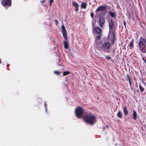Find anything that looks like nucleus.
<instances>
[{
    "mask_svg": "<svg viewBox=\"0 0 146 146\" xmlns=\"http://www.w3.org/2000/svg\"><path fill=\"white\" fill-rule=\"evenodd\" d=\"M83 112V109L81 107L77 108L75 110V114L76 117L79 118L82 117Z\"/></svg>",
    "mask_w": 146,
    "mask_h": 146,
    "instance_id": "obj_6",
    "label": "nucleus"
},
{
    "mask_svg": "<svg viewBox=\"0 0 146 146\" xmlns=\"http://www.w3.org/2000/svg\"><path fill=\"white\" fill-rule=\"evenodd\" d=\"M54 0H50L49 1V6H51V4L53 2Z\"/></svg>",
    "mask_w": 146,
    "mask_h": 146,
    "instance_id": "obj_27",
    "label": "nucleus"
},
{
    "mask_svg": "<svg viewBox=\"0 0 146 146\" xmlns=\"http://www.w3.org/2000/svg\"><path fill=\"white\" fill-rule=\"evenodd\" d=\"M109 14L112 18L115 19L116 15V13L110 11L109 13Z\"/></svg>",
    "mask_w": 146,
    "mask_h": 146,
    "instance_id": "obj_14",
    "label": "nucleus"
},
{
    "mask_svg": "<svg viewBox=\"0 0 146 146\" xmlns=\"http://www.w3.org/2000/svg\"><path fill=\"white\" fill-rule=\"evenodd\" d=\"M72 5L75 7V11L76 12H77L78 11L79 5L76 2L72 1Z\"/></svg>",
    "mask_w": 146,
    "mask_h": 146,
    "instance_id": "obj_12",
    "label": "nucleus"
},
{
    "mask_svg": "<svg viewBox=\"0 0 146 146\" xmlns=\"http://www.w3.org/2000/svg\"><path fill=\"white\" fill-rule=\"evenodd\" d=\"M90 15L92 18L93 19L94 17V14L93 11H92V12H91Z\"/></svg>",
    "mask_w": 146,
    "mask_h": 146,
    "instance_id": "obj_26",
    "label": "nucleus"
},
{
    "mask_svg": "<svg viewBox=\"0 0 146 146\" xmlns=\"http://www.w3.org/2000/svg\"><path fill=\"white\" fill-rule=\"evenodd\" d=\"M123 110L124 112V114L125 115L128 114V111L127 110V108L126 107H123Z\"/></svg>",
    "mask_w": 146,
    "mask_h": 146,
    "instance_id": "obj_19",
    "label": "nucleus"
},
{
    "mask_svg": "<svg viewBox=\"0 0 146 146\" xmlns=\"http://www.w3.org/2000/svg\"><path fill=\"white\" fill-rule=\"evenodd\" d=\"M104 56L106 57L107 60H111V58L110 56L105 55Z\"/></svg>",
    "mask_w": 146,
    "mask_h": 146,
    "instance_id": "obj_24",
    "label": "nucleus"
},
{
    "mask_svg": "<svg viewBox=\"0 0 146 146\" xmlns=\"http://www.w3.org/2000/svg\"><path fill=\"white\" fill-rule=\"evenodd\" d=\"M98 13L99 16L100 17H104V16L106 12H100Z\"/></svg>",
    "mask_w": 146,
    "mask_h": 146,
    "instance_id": "obj_16",
    "label": "nucleus"
},
{
    "mask_svg": "<svg viewBox=\"0 0 146 146\" xmlns=\"http://www.w3.org/2000/svg\"><path fill=\"white\" fill-rule=\"evenodd\" d=\"M139 50L142 53L146 52V37L141 36L138 43Z\"/></svg>",
    "mask_w": 146,
    "mask_h": 146,
    "instance_id": "obj_1",
    "label": "nucleus"
},
{
    "mask_svg": "<svg viewBox=\"0 0 146 146\" xmlns=\"http://www.w3.org/2000/svg\"><path fill=\"white\" fill-rule=\"evenodd\" d=\"M107 40L108 41L110 42V45L111 46L113 45L115 41L117 40L116 33L115 32H112V33H109L107 38Z\"/></svg>",
    "mask_w": 146,
    "mask_h": 146,
    "instance_id": "obj_5",
    "label": "nucleus"
},
{
    "mask_svg": "<svg viewBox=\"0 0 146 146\" xmlns=\"http://www.w3.org/2000/svg\"><path fill=\"white\" fill-rule=\"evenodd\" d=\"M109 27V33H112V32H115V31L112 30L114 26V22L111 19L108 21Z\"/></svg>",
    "mask_w": 146,
    "mask_h": 146,
    "instance_id": "obj_8",
    "label": "nucleus"
},
{
    "mask_svg": "<svg viewBox=\"0 0 146 146\" xmlns=\"http://www.w3.org/2000/svg\"><path fill=\"white\" fill-rule=\"evenodd\" d=\"M132 116L133 119L134 120H136L137 117V114L136 111H133V112L132 114Z\"/></svg>",
    "mask_w": 146,
    "mask_h": 146,
    "instance_id": "obj_15",
    "label": "nucleus"
},
{
    "mask_svg": "<svg viewBox=\"0 0 146 146\" xmlns=\"http://www.w3.org/2000/svg\"><path fill=\"white\" fill-rule=\"evenodd\" d=\"M93 31H94L97 34H100L101 32V29L100 27H96L93 29Z\"/></svg>",
    "mask_w": 146,
    "mask_h": 146,
    "instance_id": "obj_11",
    "label": "nucleus"
},
{
    "mask_svg": "<svg viewBox=\"0 0 146 146\" xmlns=\"http://www.w3.org/2000/svg\"><path fill=\"white\" fill-rule=\"evenodd\" d=\"M44 106L45 107V111L46 112H47V106H46V102H44Z\"/></svg>",
    "mask_w": 146,
    "mask_h": 146,
    "instance_id": "obj_28",
    "label": "nucleus"
},
{
    "mask_svg": "<svg viewBox=\"0 0 146 146\" xmlns=\"http://www.w3.org/2000/svg\"><path fill=\"white\" fill-rule=\"evenodd\" d=\"M105 19L104 17H101L99 20V24L100 26L101 27L103 26L105 23Z\"/></svg>",
    "mask_w": 146,
    "mask_h": 146,
    "instance_id": "obj_10",
    "label": "nucleus"
},
{
    "mask_svg": "<svg viewBox=\"0 0 146 146\" xmlns=\"http://www.w3.org/2000/svg\"><path fill=\"white\" fill-rule=\"evenodd\" d=\"M145 14L146 15V9H145Z\"/></svg>",
    "mask_w": 146,
    "mask_h": 146,
    "instance_id": "obj_38",
    "label": "nucleus"
},
{
    "mask_svg": "<svg viewBox=\"0 0 146 146\" xmlns=\"http://www.w3.org/2000/svg\"><path fill=\"white\" fill-rule=\"evenodd\" d=\"M108 8L109 9V10H110V9H111V7H109V6H108Z\"/></svg>",
    "mask_w": 146,
    "mask_h": 146,
    "instance_id": "obj_36",
    "label": "nucleus"
},
{
    "mask_svg": "<svg viewBox=\"0 0 146 146\" xmlns=\"http://www.w3.org/2000/svg\"><path fill=\"white\" fill-rule=\"evenodd\" d=\"M82 3L81 4V8L83 9H86L88 5L87 4L84 2L82 1Z\"/></svg>",
    "mask_w": 146,
    "mask_h": 146,
    "instance_id": "obj_13",
    "label": "nucleus"
},
{
    "mask_svg": "<svg viewBox=\"0 0 146 146\" xmlns=\"http://www.w3.org/2000/svg\"><path fill=\"white\" fill-rule=\"evenodd\" d=\"M94 1H95V2H96V1L95 0Z\"/></svg>",
    "mask_w": 146,
    "mask_h": 146,
    "instance_id": "obj_39",
    "label": "nucleus"
},
{
    "mask_svg": "<svg viewBox=\"0 0 146 146\" xmlns=\"http://www.w3.org/2000/svg\"><path fill=\"white\" fill-rule=\"evenodd\" d=\"M101 38V36L100 35H98L95 38V41L96 42V46L97 47L98 46L97 45V41L98 40H99Z\"/></svg>",
    "mask_w": 146,
    "mask_h": 146,
    "instance_id": "obj_18",
    "label": "nucleus"
},
{
    "mask_svg": "<svg viewBox=\"0 0 146 146\" xmlns=\"http://www.w3.org/2000/svg\"><path fill=\"white\" fill-rule=\"evenodd\" d=\"M83 119L87 123L90 125H93L96 122V118L94 115H85Z\"/></svg>",
    "mask_w": 146,
    "mask_h": 146,
    "instance_id": "obj_2",
    "label": "nucleus"
},
{
    "mask_svg": "<svg viewBox=\"0 0 146 146\" xmlns=\"http://www.w3.org/2000/svg\"><path fill=\"white\" fill-rule=\"evenodd\" d=\"M54 21L55 22L56 25H57L58 24V21L57 20H54Z\"/></svg>",
    "mask_w": 146,
    "mask_h": 146,
    "instance_id": "obj_29",
    "label": "nucleus"
},
{
    "mask_svg": "<svg viewBox=\"0 0 146 146\" xmlns=\"http://www.w3.org/2000/svg\"><path fill=\"white\" fill-rule=\"evenodd\" d=\"M128 81L129 83V85H130L131 87V90L133 89V86H132V80L129 77H128Z\"/></svg>",
    "mask_w": 146,
    "mask_h": 146,
    "instance_id": "obj_17",
    "label": "nucleus"
},
{
    "mask_svg": "<svg viewBox=\"0 0 146 146\" xmlns=\"http://www.w3.org/2000/svg\"><path fill=\"white\" fill-rule=\"evenodd\" d=\"M126 76L127 78V79H126V80H128V74H127Z\"/></svg>",
    "mask_w": 146,
    "mask_h": 146,
    "instance_id": "obj_35",
    "label": "nucleus"
},
{
    "mask_svg": "<svg viewBox=\"0 0 146 146\" xmlns=\"http://www.w3.org/2000/svg\"><path fill=\"white\" fill-rule=\"evenodd\" d=\"M1 4L4 6H6L8 5L9 6L11 5V0H2L1 1Z\"/></svg>",
    "mask_w": 146,
    "mask_h": 146,
    "instance_id": "obj_9",
    "label": "nucleus"
},
{
    "mask_svg": "<svg viewBox=\"0 0 146 146\" xmlns=\"http://www.w3.org/2000/svg\"><path fill=\"white\" fill-rule=\"evenodd\" d=\"M144 61L145 63L146 64V60H145Z\"/></svg>",
    "mask_w": 146,
    "mask_h": 146,
    "instance_id": "obj_37",
    "label": "nucleus"
},
{
    "mask_svg": "<svg viewBox=\"0 0 146 146\" xmlns=\"http://www.w3.org/2000/svg\"><path fill=\"white\" fill-rule=\"evenodd\" d=\"M139 88L140 90V91L141 92H143L144 90V88L140 84L139 85Z\"/></svg>",
    "mask_w": 146,
    "mask_h": 146,
    "instance_id": "obj_22",
    "label": "nucleus"
},
{
    "mask_svg": "<svg viewBox=\"0 0 146 146\" xmlns=\"http://www.w3.org/2000/svg\"><path fill=\"white\" fill-rule=\"evenodd\" d=\"M108 7V6L106 5L99 6L98 7L97 9L95 10V12L96 14L100 12H106Z\"/></svg>",
    "mask_w": 146,
    "mask_h": 146,
    "instance_id": "obj_7",
    "label": "nucleus"
},
{
    "mask_svg": "<svg viewBox=\"0 0 146 146\" xmlns=\"http://www.w3.org/2000/svg\"><path fill=\"white\" fill-rule=\"evenodd\" d=\"M60 59H59V60H58V65L59 66H61V63H60L59 62H60Z\"/></svg>",
    "mask_w": 146,
    "mask_h": 146,
    "instance_id": "obj_32",
    "label": "nucleus"
},
{
    "mask_svg": "<svg viewBox=\"0 0 146 146\" xmlns=\"http://www.w3.org/2000/svg\"><path fill=\"white\" fill-rule=\"evenodd\" d=\"M98 48L102 47L103 50L106 52L110 53V44L108 42L104 41V44H102V41L97 42Z\"/></svg>",
    "mask_w": 146,
    "mask_h": 146,
    "instance_id": "obj_3",
    "label": "nucleus"
},
{
    "mask_svg": "<svg viewBox=\"0 0 146 146\" xmlns=\"http://www.w3.org/2000/svg\"><path fill=\"white\" fill-rule=\"evenodd\" d=\"M133 42L134 40H132L130 42V43H129V47H130L131 49H132V48H133L134 47V44H133Z\"/></svg>",
    "mask_w": 146,
    "mask_h": 146,
    "instance_id": "obj_20",
    "label": "nucleus"
},
{
    "mask_svg": "<svg viewBox=\"0 0 146 146\" xmlns=\"http://www.w3.org/2000/svg\"><path fill=\"white\" fill-rule=\"evenodd\" d=\"M142 60H143V61H145V58H144L143 57L142 58Z\"/></svg>",
    "mask_w": 146,
    "mask_h": 146,
    "instance_id": "obj_34",
    "label": "nucleus"
},
{
    "mask_svg": "<svg viewBox=\"0 0 146 146\" xmlns=\"http://www.w3.org/2000/svg\"><path fill=\"white\" fill-rule=\"evenodd\" d=\"M117 116L119 118H122V113L121 111H119L117 114Z\"/></svg>",
    "mask_w": 146,
    "mask_h": 146,
    "instance_id": "obj_21",
    "label": "nucleus"
},
{
    "mask_svg": "<svg viewBox=\"0 0 146 146\" xmlns=\"http://www.w3.org/2000/svg\"><path fill=\"white\" fill-rule=\"evenodd\" d=\"M44 0H42L41 1H40V3H44Z\"/></svg>",
    "mask_w": 146,
    "mask_h": 146,
    "instance_id": "obj_33",
    "label": "nucleus"
},
{
    "mask_svg": "<svg viewBox=\"0 0 146 146\" xmlns=\"http://www.w3.org/2000/svg\"><path fill=\"white\" fill-rule=\"evenodd\" d=\"M115 50L114 49H113V56L115 52Z\"/></svg>",
    "mask_w": 146,
    "mask_h": 146,
    "instance_id": "obj_31",
    "label": "nucleus"
},
{
    "mask_svg": "<svg viewBox=\"0 0 146 146\" xmlns=\"http://www.w3.org/2000/svg\"><path fill=\"white\" fill-rule=\"evenodd\" d=\"M70 73L68 71H65L63 72V76H66L68 74H70Z\"/></svg>",
    "mask_w": 146,
    "mask_h": 146,
    "instance_id": "obj_23",
    "label": "nucleus"
},
{
    "mask_svg": "<svg viewBox=\"0 0 146 146\" xmlns=\"http://www.w3.org/2000/svg\"><path fill=\"white\" fill-rule=\"evenodd\" d=\"M62 32V35L65 40L63 41V43L64 44V47L65 49H67L68 48V43L66 40L67 39V32L64 26L62 25L61 27Z\"/></svg>",
    "mask_w": 146,
    "mask_h": 146,
    "instance_id": "obj_4",
    "label": "nucleus"
},
{
    "mask_svg": "<svg viewBox=\"0 0 146 146\" xmlns=\"http://www.w3.org/2000/svg\"><path fill=\"white\" fill-rule=\"evenodd\" d=\"M123 25H124V26H125V29L127 30V28H126V22L125 21H123Z\"/></svg>",
    "mask_w": 146,
    "mask_h": 146,
    "instance_id": "obj_30",
    "label": "nucleus"
},
{
    "mask_svg": "<svg viewBox=\"0 0 146 146\" xmlns=\"http://www.w3.org/2000/svg\"><path fill=\"white\" fill-rule=\"evenodd\" d=\"M54 74L58 75H59L60 74V72L57 71H55L54 72Z\"/></svg>",
    "mask_w": 146,
    "mask_h": 146,
    "instance_id": "obj_25",
    "label": "nucleus"
}]
</instances>
